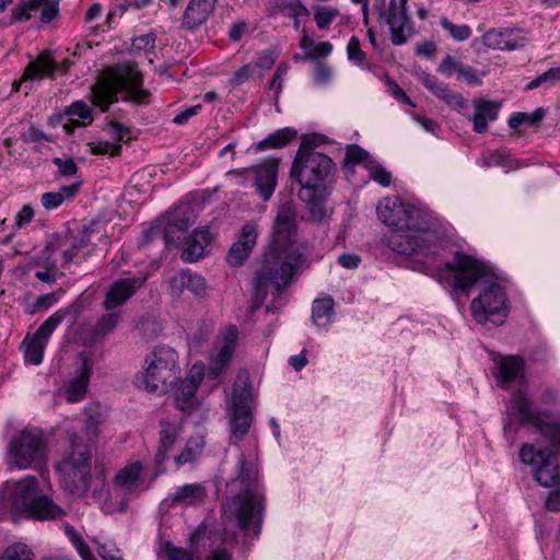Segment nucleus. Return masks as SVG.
<instances>
[{
    "instance_id": "1",
    "label": "nucleus",
    "mask_w": 560,
    "mask_h": 560,
    "mask_svg": "<svg viewBox=\"0 0 560 560\" xmlns=\"http://www.w3.org/2000/svg\"><path fill=\"white\" fill-rule=\"evenodd\" d=\"M378 219L390 232L384 244L399 255L411 257L413 270L432 275L435 256L440 252L438 234L428 217L418 208L398 198H385L377 206Z\"/></svg>"
},
{
    "instance_id": "2",
    "label": "nucleus",
    "mask_w": 560,
    "mask_h": 560,
    "mask_svg": "<svg viewBox=\"0 0 560 560\" xmlns=\"http://www.w3.org/2000/svg\"><path fill=\"white\" fill-rule=\"evenodd\" d=\"M446 272L452 276V285L458 291L468 292L477 282L483 284L470 303L471 316L479 325L504 323L510 313V301L504 289L495 282L498 276L488 264L458 252L444 269H436L432 276L442 282L450 280L444 275Z\"/></svg>"
},
{
    "instance_id": "3",
    "label": "nucleus",
    "mask_w": 560,
    "mask_h": 560,
    "mask_svg": "<svg viewBox=\"0 0 560 560\" xmlns=\"http://www.w3.org/2000/svg\"><path fill=\"white\" fill-rule=\"evenodd\" d=\"M296 237V210L292 201H285L278 208L271 242L254 279L257 300L262 301L266 298L269 285L275 288L277 295H280L301 267L302 254L294 247Z\"/></svg>"
},
{
    "instance_id": "4",
    "label": "nucleus",
    "mask_w": 560,
    "mask_h": 560,
    "mask_svg": "<svg viewBox=\"0 0 560 560\" xmlns=\"http://www.w3.org/2000/svg\"><path fill=\"white\" fill-rule=\"evenodd\" d=\"M229 495L224 506L226 518L235 521L241 530L253 529L258 536L261 529L265 495L260 489L255 464L241 455L237 474L226 483Z\"/></svg>"
},
{
    "instance_id": "5",
    "label": "nucleus",
    "mask_w": 560,
    "mask_h": 560,
    "mask_svg": "<svg viewBox=\"0 0 560 560\" xmlns=\"http://www.w3.org/2000/svg\"><path fill=\"white\" fill-rule=\"evenodd\" d=\"M335 172L336 166L329 156L313 150L303 141L292 162L290 175L299 183L298 197L306 203L314 221H322L326 217L325 200L329 191L326 182Z\"/></svg>"
},
{
    "instance_id": "6",
    "label": "nucleus",
    "mask_w": 560,
    "mask_h": 560,
    "mask_svg": "<svg viewBox=\"0 0 560 560\" xmlns=\"http://www.w3.org/2000/svg\"><path fill=\"white\" fill-rule=\"evenodd\" d=\"M0 500L16 514L37 521H52L66 514L50 495L43 492L34 476L7 482L0 491Z\"/></svg>"
},
{
    "instance_id": "7",
    "label": "nucleus",
    "mask_w": 560,
    "mask_h": 560,
    "mask_svg": "<svg viewBox=\"0 0 560 560\" xmlns=\"http://www.w3.org/2000/svg\"><path fill=\"white\" fill-rule=\"evenodd\" d=\"M125 91L126 100L138 105L147 104L149 92L142 89V74L133 61L107 68L92 86V102L103 112L117 102L118 93Z\"/></svg>"
},
{
    "instance_id": "8",
    "label": "nucleus",
    "mask_w": 560,
    "mask_h": 560,
    "mask_svg": "<svg viewBox=\"0 0 560 560\" xmlns=\"http://www.w3.org/2000/svg\"><path fill=\"white\" fill-rule=\"evenodd\" d=\"M69 448L55 463L61 487L72 495L82 497L89 490L92 474V455L86 444L79 441L74 430H67Z\"/></svg>"
},
{
    "instance_id": "9",
    "label": "nucleus",
    "mask_w": 560,
    "mask_h": 560,
    "mask_svg": "<svg viewBox=\"0 0 560 560\" xmlns=\"http://www.w3.org/2000/svg\"><path fill=\"white\" fill-rule=\"evenodd\" d=\"M144 373L141 383L144 389L164 395L177 384L180 377L177 352L168 346H156L144 358Z\"/></svg>"
},
{
    "instance_id": "10",
    "label": "nucleus",
    "mask_w": 560,
    "mask_h": 560,
    "mask_svg": "<svg viewBox=\"0 0 560 560\" xmlns=\"http://www.w3.org/2000/svg\"><path fill=\"white\" fill-rule=\"evenodd\" d=\"M48 438L44 430L26 425L16 430L7 445V465L9 469H27L46 460Z\"/></svg>"
},
{
    "instance_id": "11",
    "label": "nucleus",
    "mask_w": 560,
    "mask_h": 560,
    "mask_svg": "<svg viewBox=\"0 0 560 560\" xmlns=\"http://www.w3.org/2000/svg\"><path fill=\"white\" fill-rule=\"evenodd\" d=\"M512 407L522 424L535 428L536 432L547 441L549 451L556 455L560 453V421H546L544 415L532 408L529 398L523 390L515 393Z\"/></svg>"
},
{
    "instance_id": "12",
    "label": "nucleus",
    "mask_w": 560,
    "mask_h": 560,
    "mask_svg": "<svg viewBox=\"0 0 560 560\" xmlns=\"http://www.w3.org/2000/svg\"><path fill=\"white\" fill-rule=\"evenodd\" d=\"M520 459L533 467V477L539 486L552 488L560 482L559 463L551 451L536 450L533 444L525 443L521 446Z\"/></svg>"
},
{
    "instance_id": "13",
    "label": "nucleus",
    "mask_w": 560,
    "mask_h": 560,
    "mask_svg": "<svg viewBox=\"0 0 560 560\" xmlns=\"http://www.w3.org/2000/svg\"><path fill=\"white\" fill-rule=\"evenodd\" d=\"M408 0H375L374 7L378 19L389 26L390 40L394 45H404L412 35V23L407 13Z\"/></svg>"
},
{
    "instance_id": "14",
    "label": "nucleus",
    "mask_w": 560,
    "mask_h": 560,
    "mask_svg": "<svg viewBox=\"0 0 560 560\" xmlns=\"http://www.w3.org/2000/svg\"><path fill=\"white\" fill-rule=\"evenodd\" d=\"M71 308L58 310L49 316L39 328L33 334H27L21 343V350L24 353L25 362L38 365L43 362L44 350L48 339L55 329L70 314Z\"/></svg>"
},
{
    "instance_id": "15",
    "label": "nucleus",
    "mask_w": 560,
    "mask_h": 560,
    "mask_svg": "<svg viewBox=\"0 0 560 560\" xmlns=\"http://www.w3.org/2000/svg\"><path fill=\"white\" fill-rule=\"evenodd\" d=\"M253 398L249 386L235 384L232 392L231 439L238 441L249 430L253 420Z\"/></svg>"
},
{
    "instance_id": "16",
    "label": "nucleus",
    "mask_w": 560,
    "mask_h": 560,
    "mask_svg": "<svg viewBox=\"0 0 560 560\" xmlns=\"http://www.w3.org/2000/svg\"><path fill=\"white\" fill-rule=\"evenodd\" d=\"M238 342V328L228 325L222 328L210 353L208 373L214 378L223 374L230 366Z\"/></svg>"
},
{
    "instance_id": "17",
    "label": "nucleus",
    "mask_w": 560,
    "mask_h": 560,
    "mask_svg": "<svg viewBox=\"0 0 560 560\" xmlns=\"http://www.w3.org/2000/svg\"><path fill=\"white\" fill-rule=\"evenodd\" d=\"M205 376L203 366L194 364L175 393V406L185 413H190L198 405L196 393Z\"/></svg>"
},
{
    "instance_id": "18",
    "label": "nucleus",
    "mask_w": 560,
    "mask_h": 560,
    "mask_svg": "<svg viewBox=\"0 0 560 560\" xmlns=\"http://www.w3.org/2000/svg\"><path fill=\"white\" fill-rule=\"evenodd\" d=\"M257 225L254 222H247L243 225L237 241L231 246L226 261L232 267L242 266L249 257L257 241Z\"/></svg>"
},
{
    "instance_id": "19",
    "label": "nucleus",
    "mask_w": 560,
    "mask_h": 560,
    "mask_svg": "<svg viewBox=\"0 0 560 560\" xmlns=\"http://www.w3.org/2000/svg\"><path fill=\"white\" fill-rule=\"evenodd\" d=\"M56 70L55 58L50 50L42 51L38 57L32 60L20 80L13 81L12 91L18 92L21 86L28 81L40 80L45 75L54 79V71Z\"/></svg>"
},
{
    "instance_id": "20",
    "label": "nucleus",
    "mask_w": 560,
    "mask_h": 560,
    "mask_svg": "<svg viewBox=\"0 0 560 560\" xmlns=\"http://www.w3.org/2000/svg\"><path fill=\"white\" fill-rule=\"evenodd\" d=\"M145 278H124L115 281L109 288L103 302L106 311L116 310L125 304L139 290Z\"/></svg>"
},
{
    "instance_id": "21",
    "label": "nucleus",
    "mask_w": 560,
    "mask_h": 560,
    "mask_svg": "<svg viewBox=\"0 0 560 560\" xmlns=\"http://www.w3.org/2000/svg\"><path fill=\"white\" fill-rule=\"evenodd\" d=\"M81 365L77 375L69 380L63 389L59 394L63 395L68 402H78L85 398L90 378L92 374L89 359L83 353L80 354Z\"/></svg>"
},
{
    "instance_id": "22",
    "label": "nucleus",
    "mask_w": 560,
    "mask_h": 560,
    "mask_svg": "<svg viewBox=\"0 0 560 560\" xmlns=\"http://www.w3.org/2000/svg\"><path fill=\"white\" fill-rule=\"evenodd\" d=\"M279 160L269 158L254 167L255 186L262 200L267 201L273 195L278 180Z\"/></svg>"
},
{
    "instance_id": "23",
    "label": "nucleus",
    "mask_w": 560,
    "mask_h": 560,
    "mask_svg": "<svg viewBox=\"0 0 560 560\" xmlns=\"http://www.w3.org/2000/svg\"><path fill=\"white\" fill-rule=\"evenodd\" d=\"M420 81L451 109L462 113L467 107V102L460 94L453 92L447 84L438 81L433 75L423 72Z\"/></svg>"
},
{
    "instance_id": "24",
    "label": "nucleus",
    "mask_w": 560,
    "mask_h": 560,
    "mask_svg": "<svg viewBox=\"0 0 560 560\" xmlns=\"http://www.w3.org/2000/svg\"><path fill=\"white\" fill-rule=\"evenodd\" d=\"M171 293L174 296H180L185 290L191 292L197 298H203L207 295V281L206 279L194 273L189 270L182 271L172 277L171 282Z\"/></svg>"
},
{
    "instance_id": "25",
    "label": "nucleus",
    "mask_w": 560,
    "mask_h": 560,
    "mask_svg": "<svg viewBox=\"0 0 560 560\" xmlns=\"http://www.w3.org/2000/svg\"><path fill=\"white\" fill-rule=\"evenodd\" d=\"M482 43L490 49L515 50L524 46L525 39L513 28H491L482 35Z\"/></svg>"
},
{
    "instance_id": "26",
    "label": "nucleus",
    "mask_w": 560,
    "mask_h": 560,
    "mask_svg": "<svg viewBox=\"0 0 560 560\" xmlns=\"http://www.w3.org/2000/svg\"><path fill=\"white\" fill-rule=\"evenodd\" d=\"M217 1L190 0L183 15V27L194 30L203 24L214 11Z\"/></svg>"
},
{
    "instance_id": "27",
    "label": "nucleus",
    "mask_w": 560,
    "mask_h": 560,
    "mask_svg": "<svg viewBox=\"0 0 560 560\" xmlns=\"http://www.w3.org/2000/svg\"><path fill=\"white\" fill-rule=\"evenodd\" d=\"M60 237L51 240L43 249L37 260L38 264L46 268L45 271H37L35 277L46 283H55L57 280L58 269L55 254L61 248Z\"/></svg>"
},
{
    "instance_id": "28",
    "label": "nucleus",
    "mask_w": 560,
    "mask_h": 560,
    "mask_svg": "<svg viewBox=\"0 0 560 560\" xmlns=\"http://www.w3.org/2000/svg\"><path fill=\"white\" fill-rule=\"evenodd\" d=\"M472 103L475 113L470 120L474 125V131L485 133L488 131L489 121H494L498 118L500 104L486 98H476Z\"/></svg>"
},
{
    "instance_id": "29",
    "label": "nucleus",
    "mask_w": 560,
    "mask_h": 560,
    "mask_svg": "<svg viewBox=\"0 0 560 560\" xmlns=\"http://www.w3.org/2000/svg\"><path fill=\"white\" fill-rule=\"evenodd\" d=\"M160 427L159 448L155 455V462L159 466L167 459L168 452L182 433V424L179 422L162 419Z\"/></svg>"
},
{
    "instance_id": "30",
    "label": "nucleus",
    "mask_w": 560,
    "mask_h": 560,
    "mask_svg": "<svg viewBox=\"0 0 560 560\" xmlns=\"http://www.w3.org/2000/svg\"><path fill=\"white\" fill-rule=\"evenodd\" d=\"M211 242L212 235L208 229L195 230L186 242V248L183 252V259L188 262L199 260L205 255L206 249Z\"/></svg>"
},
{
    "instance_id": "31",
    "label": "nucleus",
    "mask_w": 560,
    "mask_h": 560,
    "mask_svg": "<svg viewBox=\"0 0 560 560\" xmlns=\"http://www.w3.org/2000/svg\"><path fill=\"white\" fill-rule=\"evenodd\" d=\"M143 476V464L136 460L121 468L115 476L114 481L118 487L132 491L142 487Z\"/></svg>"
},
{
    "instance_id": "32",
    "label": "nucleus",
    "mask_w": 560,
    "mask_h": 560,
    "mask_svg": "<svg viewBox=\"0 0 560 560\" xmlns=\"http://www.w3.org/2000/svg\"><path fill=\"white\" fill-rule=\"evenodd\" d=\"M207 490L201 483H187L168 498L172 505H197L205 501Z\"/></svg>"
},
{
    "instance_id": "33",
    "label": "nucleus",
    "mask_w": 560,
    "mask_h": 560,
    "mask_svg": "<svg viewBox=\"0 0 560 560\" xmlns=\"http://www.w3.org/2000/svg\"><path fill=\"white\" fill-rule=\"evenodd\" d=\"M299 47L304 51L305 59L307 60H320L327 58L332 51V45L329 42L316 43L308 36L305 28L302 30Z\"/></svg>"
},
{
    "instance_id": "34",
    "label": "nucleus",
    "mask_w": 560,
    "mask_h": 560,
    "mask_svg": "<svg viewBox=\"0 0 560 560\" xmlns=\"http://www.w3.org/2000/svg\"><path fill=\"white\" fill-rule=\"evenodd\" d=\"M195 222V214L192 210L188 207L180 209L175 218L170 221L165 226V238L167 242H175L179 238L176 235L177 232L187 231Z\"/></svg>"
},
{
    "instance_id": "35",
    "label": "nucleus",
    "mask_w": 560,
    "mask_h": 560,
    "mask_svg": "<svg viewBox=\"0 0 560 560\" xmlns=\"http://www.w3.org/2000/svg\"><path fill=\"white\" fill-rule=\"evenodd\" d=\"M298 131L293 128L285 127L270 133L264 140L256 144L257 151H265L268 149H281L294 140Z\"/></svg>"
},
{
    "instance_id": "36",
    "label": "nucleus",
    "mask_w": 560,
    "mask_h": 560,
    "mask_svg": "<svg viewBox=\"0 0 560 560\" xmlns=\"http://www.w3.org/2000/svg\"><path fill=\"white\" fill-rule=\"evenodd\" d=\"M499 377L502 382L518 381L524 377V362L515 355L505 357L499 362Z\"/></svg>"
},
{
    "instance_id": "37",
    "label": "nucleus",
    "mask_w": 560,
    "mask_h": 560,
    "mask_svg": "<svg viewBox=\"0 0 560 560\" xmlns=\"http://www.w3.org/2000/svg\"><path fill=\"white\" fill-rule=\"evenodd\" d=\"M80 189V183L60 187L59 191L45 192L42 196V206L46 210L58 208L65 200L73 198Z\"/></svg>"
},
{
    "instance_id": "38",
    "label": "nucleus",
    "mask_w": 560,
    "mask_h": 560,
    "mask_svg": "<svg viewBox=\"0 0 560 560\" xmlns=\"http://www.w3.org/2000/svg\"><path fill=\"white\" fill-rule=\"evenodd\" d=\"M334 315V300L330 296L316 299L312 306V320L316 326L325 327L330 324Z\"/></svg>"
},
{
    "instance_id": "39",
    "label": "nucleus",
    "mask_w": 560,
    "mask_h": 560,
    "mask_svg": "<svg viewBox=\"0 0 560 560\" xmlns=\"http://www.w3.org/2000/svg\"><path fill=\"white\" fill-rule=\"evenodd\" d=\"M66 115L70 117L71 122L65 124L63 128L68 133L73 132L74 128L80 124L77 122L75 118L82 119L83 124L93 121L92 109L82 101H75L66 109Z\"/></svg>"
},
{
    "instance_id": "40",
    "label": "nucleus",
    "mask_w": 560,
    "mask_h": 560,
    "mask_svg": "<svg viewBox=\"0 0 560 560\" xmlns=\"http://www.w3.org/2000/svg\"><path fill=\"white\" fill-rule=\"evenodd\" d=\"M203 445L205 442L202 438L188 439L180 453L174 457L175 464L179 467L194 462L201 454Z\"/></svg>"
},
{
    "instance_id": "41",
    "label": "nucleus",
    "mask_w": 560,
    "mask_h": 560,
    "mask_svg": "<svg viewBox=\"0 0 560 560\" xmlns=\"http://www.w3.org/2000/svg\"><path fill=\"white\" fill-rule=\"evenodd\" d=\"M162 330L163 325L152 315L143 316L137 325V331L145 342H150L158 338Z\"/></svg>"
},
{
    "instance_id": "42",
    "label": "nucleus",
    "mask_w": 560,
    "mask_h": 560,
    "mask_svg": "<svg viewBox=\"0 0 560 560\" xmlns=\"http://www.w3.org/2000/svg\"><path fill=\"white\" fill-rule=\"evenodd\" d=\"M40 2L42 0H20L11 12L10 23L14 24L30 20L32 12L39 10Z\"/></svg>"
},
{
    "instance_id": "43",
    "label": "nucleus",
    "mask_w": 560,
    "mask_h": 560,
    "mask_svg": "<svg viewBox=\"0 0 560 560\" xmlns=\"http://www.w3.org/2000/svg\"><path fill=\"white\" fill-rule=\"evenodd\" d=\"M275 5L282 14L293 20L310 15L308 9L300 0H276Z\"/></svg>"
},
{
    "instance_id": "44",
    "label": "nucleus",
    "mask_w": 560,
    "mask_h": 560,
    "mask_svg": "<svg viewBox=\"0 0 560 560\" xmlns=\"http://www.w3.org/2000/svg\"><path fill=\"white\" fill-rule=\"evenodd\" d=\"M0 560H34V552L26 544L15 542L4 549Z\"/></svg>"
},
{
    "instance_id": "45",
    "label": "nucleus",
    "mask_w": 560,
    "mask_h": 560,
    "mask_svg": "<svg viewBox=\"0 0 560 560\" xmlns=\"http://www.w3.org/2000/svg\"><path fill=\"white\" fill-rule=\"evenodd\" d=\"M108 313L103 315L96 323L94 332L97 336H106L112 332L120 319V312L113 310L107 311Z\"/></svg>"
},
{
    "instance_id": "46",
    "label": "nucleus",
    "mask_w": 560,
    "mask_h": 560,
    "mask_svg": "<svg viewBox=\"0 0 560 560\" xmlns=\"http://www.w3.org/2000/svg\"><path fill=\"white\" fill-rule=\"evenodd\" d=\"M339 14L337 8L317 7L314 10V20L319 30H325Z\"/></svg>"
},
{
    "instance_id": "47",
    "label": "nucleus",
    "mask_w": 560,
    "mask_h": 560,
    "mask_svg": "<svg viewBox=\"0 0 560 560\" xmlns=\"http://www.w3.org/2000/svg\"><path fill=\"white\" fill-rule=\"evenodd\" d=\"M560 81V67L558 68H551L544 73L536 77L534 80H532L527 86L526 90L530 91L534 89H537L542 85H553L556 82Z\"/></svg>"
},
{
    "instance_id": "48",
    "label": "nucleus",
    "mask_w": 560,
    "mask_h": 560,
    "mask_svg": "<svg viewBox=\"0 0 560 560\" xmlns=\"http://www.w3.org/2000/svg\"><path fill=\"white\" fill-rule=\"evenodd\" d=\"M441 25L455 40L458 42L466 40L471 35V30L468 25H456L448 21L446 18L441 19Z\"/></svg>"
},
{
    "instance_id": "49",
    "label": "nucleus",
    "mask_w": 560,
    "mask_h": 560,
    "mask_svg": "<svg viewBox=\"0 0 560 560\" xmlns=\"http://www.w3.org/2000/svg\"><path fill=\"white\" fill-rule=\"evenodd\" d=\"M90 152L92 154H106L110 156H117L121 152V144L110 143L109 141L89 142Z\"/></svg>"
},
{
    "instance_id": "50",
    "label": "nucleus",
    "mask_w": 560,
    "mask_h": 560,
    "mask_svg": "<svg viewBox=\"0 0 560 560\" xmlns=\"http://www.w3.org/2000/svg\"><path fill=\"white\" fill-rule=\"evenodd\" d=\"M39 11L40 22L50 23L59 13V0H42Z\"/></svg>"
},
{
    "instance_id": "51",
    "label": "nucleus",
    "mask_w": 560,
    "mask_h": 560,
    "mask_svg": "<svg viewBox=\"0 0 560 560\" xmlns=\"http://www.w3.org/2000/svg\"><path fill=\"white\" fill-rule=\"evenodd\" d=\"M347 57L350 61L362 65L365 60V52L361 49L360 40L352 36L347 45Z\"/></svg>"
},
{
    "instance_id": "52",
    "label": "nucleus",
    "mask_w": 560,
    "mask_h": 560,
    "mask_svg": "<svg viewBox=\"0 0 560 560\" xmlns=\"http://www.w3.org/2000/svg\"><path fill=\"white\" fill-rule=\"evenodd\" d=\"M88 243H89V237L84 235V236L75 240L70 248L62 250V259H63L62 267L69 265L73 260V258L78 255V253L88 246Z\"/></svg>"
},
{
    "instance_id": "53",
    "label": "nucleus",
    "mask_w": 560,
    "mask_h": 560,
    "mask_svg": "<svg viewBox=\"0 0 560 560\" xmlns=\"http://www.w3.org/2000/svg\"><path fill=\"white\" fill-rule=\"evenodd\" d=\"M463 68L464 65L462 62L457 61L454 57L448 55L441 61L438 70L447 77H451L454 73H456L458 77Z\"/></svg>"
},
{
    "instance_id": "54",
    "label": "nucleus",
    "mask_w": 560,
    "mask_h": 560,
    "mask_svg": "<svg viewBox=\"0 0 560 560\" xmlns=\"http://www.w3.org/2000/svg\"><path fill=\"white\" fill-rule=\"evenodd\" d=\"M106 131L110 135L115 143L128 140L130 138V130L117 121H112L107 125Z\"/></svg>"
},
{
    "instance_id": "55",
    "label": "nucleus",
    "mask_w": 560,
    "mask_h": 560,
    "mask_svg": "<svg viewBox=\"0 0 560 560\" xmlns=\"http://www.w3.org/2000/svg\"><path fill=\"white\" fill-rule=\"evenodd\" d=\"M156 36L153 33H148L135 37L132 40L133 50H153L155 48Z\"/></svg>"
},
{
    "instance_id": "56",
    "label": "nucleus",
    "mask_w": 560,
    "mask_h": 560,
    "mask_svg": "<svg viewBox=\"0 0 560 560\" xmlns=\"http://www.w3.org/2000/svg\"><path fill=\"white\" fill-rule=\"evenodd\" d=\"M253 74V69L250 65H244L238 68L233 75L229 80V84L232 86L241 85L247 82Z\"/></svg>"
},
{
    "instance_id": "57",
    "label": "nucleus",
    "mask_w": 560,
    "mask_h": 560,
    "mask_svg": "<svg viewBox=\"0 0 560 560\" xmlns=\"http://www.w3.org/2000/svg\"><path fill=\"white\" fill-rule=\"evenodd\" d=\"M52 163L58 167L59 173L62 176H72L78 172V166L72 159H52Z\"/></svg>"
},
{
    "instance_id": "58",
    "label": "nucleus",
    "mask_w": 560,
    "mask_h": 560,
    "mask_svg": "<svg viewBox=\"0 0 560 560\" xmlns=\"http://www.w3.org/2000/svg\"><path fill=\"white\" fill-rule=\"evenodd\" d=\"M165 552L167 556V560H194V556L191 552L183 548L175 547L171 542H167L165 545Z\"/></svg>"
},
{
    "instance_id": "59",
    "label": "nucleus",
    "mask_w": 560,
    "mask_h": 560,
    "mask_svg": "<svg viewBox=\"0 0 560 560\" xmlns=\"http://www.w3.org/2000/svg\"><path fill=\"white\" fill-rule=\"evenodd\" d=\"M370 177L380 183L382 186L387 187L390 185L392 182V175L388 171H386L384 167L376 165L372 166L369 170Z\"/></svg>"
},
{
    "instance_id": "60",
    "label": "nucleus",
    "mask_w": 560,
    "mask_h": 560,
    "mask_svg": "<svg viewBox=\"0 0 560 560\" xmlns=\"http://www.w3.org/2000/svg\"><path fill=\"white\" fill-rule=\"evenodd\" d=\"M368 159V153L360 147L352 144L347 148L345 162L348 163H361Z\"/></svg>"
},
{
    "instance_id": "61",
    "label": "nucleus",
    "mask_w": 560,
    "mask_h": 560,
    "mask_svg": "<svg viewBox=\"0 0 560 560\" xmlns=\"http://www.w3.org/2000/svg\"><path fill=\"white\" fill-rule=\"evenodd\" d=\"M288 70H289L288 65L282 62L277 67V70L272 77V80L270 82V89L276 92L277 96L281 92L282 81H283V78L287 75Z\"/></svg>"
},
{
    "instance_id": "62",
    "label": "nucleus",
    "mask_w": 560,
    "mask_h": 560,
    "mask_svg": "<svg viewBox=\"0 0 560 560\" xmlns=\"http://www.w3.org/2000/svg\"><path fill=\"white\" fill-rule=\"evenodd\" d=\"M277 54L271 49L262 50L257 59L256 66L264 70H269L276 62Z\"/></svg>"
},
{
    "instance_id": "63",
    "label": "nucleus",
    "mask_w": 560,
    "mask_h": 560,
    "mask_svg": "<svg viewBox=\"0 0 560 560\" xmlns=\"http://www.w3.org/2000/svg\"><path fill=\"white\" fill-rule=\"evenodd\" d=\"M332 75V70L329 66L318 62L315 69V82L318 85L327 84Z\"/></svg>"
},
{
    "instance_id": "64",
    "label": "nucleus",
    "mask_w": 560,
    "mask_h": 560,
    "mask_svg": "<svg viewBox=\"0 0 560 560\" xmlns=\"http://www.w3.org/2000/svg\"><path fill=\"white\" fill-rule=\"evenodd\" d=\"M34 218V210L30 205H24L15 217V226L21 229L27 225Z\"/></svg>"
}]
</instances>
